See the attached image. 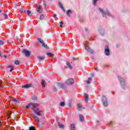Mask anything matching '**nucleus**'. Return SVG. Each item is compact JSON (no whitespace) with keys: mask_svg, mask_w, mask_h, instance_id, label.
Listing matches in <instances>:
<instances>
[{"mask_svg":"<svg viewBox=\"0 0 130 130\" xmlns=\"http://www.w3.org/2000/svg\"><path fill=\"white\" fill-rule=\"evenodd\" d=\"M2 82L0 81V89L3 88V84H2Z\"/></svg>","mask_w":130,"mask_h":130,"instance_id":"44","label":"nucleus"},{"mask_svg":"<svg viewBox=\"0 0 130 130\" xmlns=\"http://www.w3.org/2000/svg\"><path fill=\"white\" fill-rule=\"evenodd\" d=\"M90 81H92V77L88 78V80L86 81L87 84H90Z\"/></svg>","mask_w":130,"mask_h":130,"instance_id":"28","label":"nucleus"},{"mask_svg":"<svg viewBox=\"0 0 130 130\" xmlns=\"http://www.w3.org/2000/svg\"><path fill=\"white\" fill-rule=\"evenodd\" d=\"M79 120L80 121H81V122H83L84 121V120H85L84 116H83V115H79Z\"/></svg>","mask_w":130,"mask_h":130,"instance_id":"15","label":"nucleus"},{"mask_svg":"<svg viewBox=\"0 0 130 130\" xmlns=\"http://www.w3.org/2000/svg\"><path fill=\"white\" fill-rule=\"evenodd\" d=\"M95 71H99V70H98V68H95Z\"/></svg>","mask_w":130,"mask_h":130,"instance_id":"54","label":"nucleus"},{"mask_svg":"<svg viewBox=\"0 0 130 130\" xmlns=\"http://www.w3.org/2000/svg\"><path fill=\"white\" fill-rule=\"evenodd\" d=\"M34 111H35V113H36V111H37V112H38L39 111H40V110H39V109H38V108H35Z\"/></svg>","mask_w":130,"mask_h":130,"instance_id":"36","label":"nucleus"},{"mask_svg":"<svg viewBox=\"0 0 130 130\" xmlns=\"http://www.w3.org/2000/svg\"><path fill=\"white\" fill-rule=\"evenodd\" d=\"M85 31H88V29L87 28H85Z\"/></svg>","mask_w":130,"mask_h":130,"instance_id":"51","label":"nucleus"},{"mask_svg":"<svg viewBox=\"0 0 130 130\" xmlns=\"http://www.w3.org/2000/svg\"><path fill=\"white\" fill-rule=\"evenodd\" d=\"M68 107H71V102H69L68 103Z\"/></svg>","mask_w":130,"mask_h":130,"instance_id":"45","label":"nucleus"},{"mask_svg":"<svg viewBox=\"0 0 130 130\" xmlns=\"http://www.w3.org/2000/svg\"><path fill=\"white\" fill-rule=\"evenodd\" d=\"M47 55H48V56H50V57H53V56H54V54L51 53H47Z\"/></svg>","mask_w":130,"mask_h":130,"instance_id":"27","label":"nucleus"},{"mask_svg":"<svg viewBox=\"0 0 130 130\" xmlns=\"http://www.w3.org/2000/svg\"><path fill=\"white\" fill-rule=\"evenodd\" d=\"M36 9H42V8L41 7V5H39V4H38L37 6V8Z\"/></svg>","mask_w":130,"mask_h":130,"instance_id":"34","label":"nucleus"},{"mask_svg":"<svg viewBox=\"0 0 130 130\" xmlns=\"http://www.w3.org/2000/svg\"><path fill=\"white\" fill-rule=\"evenodd\" d=\"M82 109H85V108L83 107V106H82V105L80 104H77V110L78 111H81V110H82Z\"/></svg>","mask_w":130,"mask_h":130,"instance_id":"9","label":"nucleus"},{"mask_svg":"<svg viewBox=\"0 0 130 130\" xmlns=\"http://www.w3.org/2000/svg\"><path fill=\"white\" fill-rule=\"evenodd\" d=\"M66 64L68 67V68L70 69V70H72L73 69V66H72V65L71 64V63H70L69 61H67L66 62Z\"/></svg>","mask_w":130,"mask_h":130,"instance_id":"13","label":"nucleus"},{"mask_svg":"<svg viewBox=\"0 0 130 130\" xmlns=\"http://www.w3.org/2000/svg\"><path fill=\"white\" fill-rule=\"evenodd\" d=\"M59 7L61 8L63 12H66V9H64L63 6H62V4H61V3H60V2H59Z\"/></svg>","mask_w":130,"mask_h":130,"instance_id":"16","label":"nucleus"},{"mask_svg":"<svg viewBox=\"0 0 130 130\" xmlns=\"http://www.w3.org/2000/svg\"><path fill=\"white\" fill-rule=\"evenodd\" d=\"M4 44H5V42H4L3 41H0V45H4Z\"/></svg>","mask_w":130,"mask_h":130,"instance_id":"43","label":"nucleus"},{"mask_svg":"<svg viewBox=\"0 0 130 130\" xmlns=\"http://www.w3.org/2000/svg\"><path fill=\"white\" fill-rule=\"evenodd\" d=\"M97 2H98V0H92V4L93 6H96V4H97Z\"/></svg>","mask_w":130,"mask_h":130,"instance_id":"30","label":"nucleus"},{"mask_svg":"<svg viewBox=\"0 0 130 130\" xmlns=\"http://www.w3.org/2000/svg\"><path fill=\"white\" fill-rule=\"evenodd\" d=\"M105 53L106 55L108 56L109 55V54H110V51L109 50L108 45H106L105 48Z\"/></svg>","mask_w":130,"mask_h":130,"instance_id":"8","label":"nucleus"},{"mask_svg":"<svg viewBox=\"0 0 130 130\" xmlns=\"http://www.w3.org/2000/svg\"><path fill=\"white\" fill-rule=\"evenodd\" d=\"M45 7H46V4H44Z\"/></svg>","mask_w":130,"mask_h":130,"instance_id":"59","label":"nucleus"},{"mask_svg":"<svg viewBox=\"0 0 130 130\" xmlns=\"http://www.w3.org/2000/svg\"><path fill=\"white\" fill-rule=\"evenodd\" d=\"M32 106H35L36 107H38V104L34 103H30L29 105L26 106V108L27 109H28V108H31L33 111H34L35 108L31 107Z\"/></svg>","mask_w":130,"mask_h":130,"instance_id":"4","label":"nucleus"},{"mask_svg":"<svg viewBox=\"0 0 130 130\" xmlns=\"http://www.w3.org/2000/svg\"><path fill=\"white\" fill-rule=\"evenodd\" d=\"M19 99H13V102H15L16 103H18V102H19Z\"/></svg>","mask_w":130,"mask_h":130,"instance_id":"33","label":"nucleus"},{"mask_svg":"<svg viewBox=\"0 0 130 130\" xmlns=\"http://www.w3.org/2000/svg\"><path fill=\"white\" fill-rule=\"evenodd\" d=\"M58 124L59 128H64V125L60 123V122H58Z\"/></svg>","mask_w":130,"mask_h":130,"instance_id":"21","label":"nucleus"},{"mask_svg":"<svg viewBox=\"0 0 130 130\" xmlns=\"http://www.w3.org/2000/svg\"><path fill=\"white\" fill-rule=\"evenodd\" d=\"M2 121H1V120H0V126H2Z\"/></svg>","mask_w":130,"mask_h":130,"instance_id":"52","label":"nucleus"},{"mask_svg":"<svg viewBox=\"0 0 130 130\" xmlns=\"http://www.w3.org/2000/svg\"><path fill=\"white\" fill-rule=\"evenodd\" d=\"M66 83L67 85H73V84H75V81L74 79L70 78L66 81Z\"/></svg>","mask_w":130,"mask_h":130,"instance_id":"6","label":"nucleus"},{"mask_svg":"<svg viewBox=\"0 0 130 130\" xmlns=\"http://www.w3.org/2000/svg\"><path fill=\"white\" fill-rule=\"evenodd\" d=\"M72 10H68L67 11V16H68V17H70V14H72Z\"/></svg>","mask_w":130,"mask_h":130,"instance_id":"23","label":"nucleus"},{"mask_svg":"<svg viewBox=\"0 0 130 130\" xmlns=\"http://www.w3.org/2000/svg\"><path fill=\"white\" fill-rule=\"evenodd\" d=\"M42 112H43V111H39V112L36 111V114L39 116H41V115H42L41 114Z\"/></svg>","mask_w":130,"mask_h":130,"instance_id":"17","label":"nucleus"},{"mask_svg":"<svg viewBox=\"0 0 130 130\" xmlns=\"http://www.w3.org/2000/svg\"><path fill=\"white\" fill-rule=\"evenodd\" d=\"M43 18H44V16L43 15H42V14L41 15H40V20L43 19Z\"/></svg>","mask_w":130,"mask_h":130,"instance_id":"41","label":"nucleus"},{"mask_svg":"<svg viewBox=\"0 0 130 130\" xmlns=\"http://www.w3.org/2000/svg\"><path fill=\"white\" fill-rule=\"evenodd\" d=\"M31 87H32V85L30 84H27L25 85H23L22 88H23L24 89H28V88H30Z\"/></svg>","mask_w":130,"mask_h":130,"instance_id":"12","label":"nucleus"},{"mask_svg":"<svg viewBox=\"0 0 130 130\" xmlns=\"http://www.w3.org/2000/svg\"><path fill=\"white\" fill-rule=\"evenodd\" d=\"M38 58L40 61H41V60H43V59H44L45 57L44 56H38Z\"/></svg>","mask_w":130,"mask_h":130,"instance_id":"25","label":"nucleus"},{"mask_svg":"<svg viewBox=\"0 0 130 130\" xmlns=\"http://www.w3.org/2000/svg\"><path fill=\"white\" fill-rule=\"evenodd\" d=\"M102 100L105 107H107V106H108V104L107 103V99L106 98V96L105 95H102Z\"/></svg>","mask_w":130,"mask_h":130,"instance_id":"5","label":"nucleus"},{"mask_svg":"<svg viewBox=\"0 0 130 130\" xmlns=\"http://www.w3.org/2000/svg\"><path fill=\"white\" fill-rule=\"evenodd\" d=\"M109 124H110V125H112V121L110 122Z\"/></svg>","mask_w":130,"mask_h":130,"instance_id":"50","label":"nucleus"},{"mask_svg":"<svg viewBox=\"0 0 130 130\" xmlns=\"http://www.w3.org/2000/svg\"><path fill=\"white\" fill-rule=\"evenodd\" d=\"M36 11L37 12H38V13H39V14H41V13L43 12V10H42V9H36Z\"/></svg>","mask_w":130,"mask_h":130,"instance_id":"26","label":"nucleus"},{"mask_svg":"<svg viewBox=\"0 0 130 130\" xmlns=\"http://www.w3.org/2000/svg\"><path fill=\"white\" fill-rule=\"evenodd\" d=\"M38 41H39V42H40V43H41V44H42L44 42L43 40L41 39V38H38Z\"/></svg>","mask_w":130,"mask_h":130,"instance_id":"32","label":"nucleus"},{"mask_svg":"<svg viewBox=\"0 0 130 130\" xmlns=\"http://www.w3.org/2000/svg\"><path fill=\"white\" fill-rule=\"evenodd\" d=\"M27 16H28V17H31V16H32V15L31 14V11H30V10L27 11Z\"/></svg>","mask_w":130,"mask_h":130,"instance_id":"29","label":"nucleus"},{"mask_svg":"<svg viewBox=\"0 0 130 130\" xmlns=\"http://www.w3.org/2000/svg\"><path fill=\"white\" fill-rule=\"evenodd\" d=\"M65 104L64 103V102H62L60 103V106H61L62 107H63V106H64Z\"/></svg>","mask_w":130,"mask_h":130,"instance_id":"35","label":"nucleus"},{"mask_svg":"<svg viewBox=\"0 0 130 130\" xmlns=\"http://www.w3.org/2000/svg\"><path fill=\"white\" fill-rule=\"evenodd\" d=\"M84 96H85V102H88V100L89 99V96H88V94L87 93H85Z\"/></svg>","mask_w":130,"mask_h":130,"instance_id":"18","label":"nucleus"},{"mask_svg":"<svg viewBox=\"0 0 130 130\" xmlns=\"http://www.w3.org/2000/svg\"><path fill=\"white\" fill-rule=\"evenodd\" d=\"M99 32L100 34H101V35H104V33H105L104 29H99Z\"/></svg>","mask_w":130,"mask_h":130,"instance_id":"20","label":"nucleus"},{"mask_svg":"<svg viewBox=\"0 0 130 130\" xmlns=\"http://www.w3.org/2000/svg\"><path fill=\"white\" fill-rule=\"evenodd\" d=\"M32 116L33 118H34L35 120H36V121H38V122H39V121H40L39 118H38V117L36 116V115L32 114Z\"/></svg>","mask_w":130,"mask_h":130,"instance_id":"14","label":"nucleus"},{"mask_svg":"<svg viewBox=\"0 0 130 130\" xmlns=\"http://www.w3.org/2000/svg\"><path fill=\"white\" fill-rule=\"evenodd\" d=\"M99 11L101 13L102 15H103V17L104 18H107V15L109 16V17H111L112 18H113V16L109 13V11H107L106 12H104V10H103V9L99 8Z\"/></svg>","mask_w":130,"mask_h":130,"instance_id":"1","label":"nucleus"},{"mask_svg":"<svg viewBox=\"0 0 130 130\" xmlns=\"http://www.w3.org/2000/svg\"><path fill=\"white\" fill-rule=\"evenodd\" d=\"M32 100H37V96L34 95L32 97Z\"/></svg>","mask_w":130,"mask_h":130,"instance_id":"38","label":"nucleus"},{"mask_svg":"<svg viewBox=\"0 0 130 130\" xmlns=\"http://www.w3.org/2000/svg\"><path fill=\"white\" fill-rule=\"evenodd\" d=\"M60 25H63V22L60 21Z\"/></svg>","mask_w":130,"mask_h":130,"instance_id":"46","label":"nucleus"},{"mask_svg":"<svg viewBox=\"0 0 130 130\" xmlns=\"http://www.w3.org/2000/svg\"><path fill=\"white\" fill-rule=\"evenodd\" d=\"M83 44L84 45V48L87 52H89V53H91V54L94 53V50L90 48V47H89V43L88 42H84Z\"/></svg>","mask_w":130,"mask_h":130,"instance_id":"2","label":"nucleus"},{"mask_svg":"<svg viewBox=\"0 0 130 130\" xmlns=\"http://www.w3.org/2000/svg\"><path fill=\"white\" fill-rule=\"evenodd\" d=\"M19 6V5H18V4H15V8H17V7H18Z\"/></svg>","mask_w":130,"mask_h":130,"instance_id":"47","label":"nucleus"},{"mask_svg":"<svg viewBox=\"0 0 130 130\" xmlns=\"http://www.w3.org/2000/svg\"><path fill=\"white\" fill-rule=\"evenodd\" d=\"M29 130H36V129L35 128V127L32 126L29 127Z\"/></svg>","mask_w":130,"mask_h":130,"instance_id":"37","label":"nucleus"},{"mask_svg":"<svg viewBox=\"0 0 130 130\" xmlns=\"http://www.w3.org/2000/svg\"><path fill=\"white\" fill-rule=\"evenodd\" d=\"M70 127L71 130H75V124L72 123L70 125Z\"/></svg>","mask_w":130,"mask_h":130,"instance_id":"22","label":"nucleus"},{"mask_svg":"<svg viewBox=\"0 0 130 130\" xmlns=\"http://www.w3.org/2000/svg\"><path fill=\"white\" fill-rule=\"evenodd\" d=\"M14 63H15V64H19L20 61H19V60H16L15 61Z\"/></svg>","mask_w":130,"mask_h":130,"instance_id":"39","label":"nucleus"},{"mask_svg":"<svg viewBox=\"0 0 130 130\" xmlns=\"http://www.w3.org/2000/svg\"><path fill=\"white\" fill-rule=\"evenodd\" d=\"M73 59H74V60H76L77 59V58H73Z\"/></svg>","mask_w":130,"mask_h":130,"instance_id":"55","label":"nucleus"},{"mask_svg":"<svg viewBox=\"0 0 130 130\" xmlns=\"http://www.w3.org/2000/svg\"><path fill=\"white\" fill-rule=\"evenodd\" d=\"M37 125H40V124L39 123H38Z\"/></svg>","mask_w":130,"mask_h":130,"instance_id":"60","label":"nucleus"},{"mask_svg":"<svg viewBox=\"0 0 130 130\" xmlns=\"http://www.w3.org/2000/svg\"><path fill=\"white\" fill-rule=\"evenodd\" d=\"M22 53H24V54H25V56H27V57L30 55L31 54V53L29 51L26 49H23L22 50Z\"/></svg>","mask_w":130,"mask_h":130,"instance_id":"7","label":"nucleus"},{"mask_svg":"<svg viewBox=\"0 0 130 130\" xmlns=\"http://www.w3.org/2000/svg\"><path fill=\"white\" fill-rule=\"evenodd\" d=\"M24 13H26V11L25 10H24Z\"/></svg>","mask_w":130,"mask_h":130,"instance_id":"62","label":"nucleus"},{"mask_svg":"<svg viewBox=\"0 0 130 130\" xmlns=\"http://www.w3.org/2000/svg\"><path fill=\"white\" fill-rule=\"evenodd\" d=\"M4 57H5V58H8V56H7V55H4Z\"/></svg>","mask_w":130,"mask_h":130,"instance_id":"49","label":"nucleus"},{"mask_svg":"<svg viewBox=\"0 0 130 130\" xmlns=\"http://www.w3.org/2000/svg\"><path fill=\"white\" fill-rule=\"evenodd\" d=\"M38 41H39V42H40V43H41V44H42L44 42L43 40L41 39V38H38Z\"/></svg>","mask_w":130,"mask_h":130,"instance_id":"31","label":"nucleus"},{"mask_svg":"<svg viewBox=\"0 0 130 130\" xmlns=\"http://www.w3.org/2000/svg\"><path fill=\"white\" fill-rule=\"evenodd\" d=\"M21 14H22V13H23V10H22L21 11H20Z\"/></svg>","mask_w":130,"mask_h":130,"instance_id":"57","label":"nucleus"},{"mask_svg":"<svg viewBox=\"0 0 130 130\" xmlns=\"http://www.w3.org/2000/svg\"><path fill=\"white\" fill-rule=\"evenodd\" d=\"M8 68L10 69V72H13L14 71V67L12 65L8 66Z\"/></svg>","mask_w":130,"mask_h":130,"instance_id":"19","label":"nucleus"},{"mask_svg":"<svg viewBox=\"0 0 130 130\" xmlns=\"http://www.w3.org/2000/svg\"><path fill=\"white\" fill-rule=\"evenodd\" d=\"M46 82H45V80H42V82H41V85H42V87L43 88V89H45V86H46Z\"/></svg>","mask_w":130,"mask_h":130,"instance_id":"11","label":"nucleus"},{"mask_svg":"<svg viewBox=\"0 0 130 130\" xmlns=\"http://www.w3.org/2000/svg\"><path fill=\"white\" fill-rule=\"evenodd\" d=\"M53 17V18H55L56 17V14H54Z\"/></svg>","mask_w":130,"mask_h":130,"instance_id":"48","label":"nucleus"},{"mask_svg":"<svg viewBox=\"0 0 130 130\" xmlns=\"http://www.w3.org/2000/svg\"><path fill=\"white\" fill-rule=\"evenodd\" d=\"M56 119H57V117H56Z\"/></svg>","mask_w":130,"mask_h":130,"instance_id":"63","label":"nucleus"},{"mask_svg":"<svg viewBox=\"0 0 130 130\" xmlns=\"http://www.w3.org/2000/svg\"><path fill=\"white\" fill-rule=\"evenodd\" d=\"M54 91H56V88H54Z\"/></svg>","mask_w":130,"mask_h":130,"instance_id":"56","label":"nucleus"},{"mask_svg":"<svg viewBox=\"0 0 130 130\" xmlns=\"http://www.w3.org/2000/svg\"><path fill=\"white\" fill-rule=\"evenodd\" d=\"M42 45L43 47H44V48H46V49H48V47L45 44V43H43Z\"/></svg>","mask_w":130,"mask_h":130,"instance_id":"24","label":"nucleus"},{"mask_svg":"<svg viewBox=\"0 0 130 130\" xmlns=\"http://www.w3.org/2000/svg\"><path fill=\"white\" fill-rule=\"evenodd\" d=\"M118 80L121 84V86L123 89H125V79L121 78L120 76H118Z\"/></svg>","mask_w":130,"mask_h":130,"instance_id":"3","label":"nucleus"},{"mask_svg":"<svg viewBox=\"0 0 130 130\" xmlns=\"http://www.w3.org/2000/svg\"><path fill=\"white\" fill-rule=\"evenodd\" d=\"M8 114V116H9V118H11V116L12 115V113L11 112H9Z\"/></svg>","mask_w":130,"mask_h":130,"instance_id":"42","label":"nucleus"},{"mask_svg":"<svg viewBox=\"0 0 130 130\" xmlns=\"http://www.w3.org/2000/svg\"><path fill=\"white\" fill-rule=\"evenodd\" d=\"M2 12V10H0V13Z\"/></svg>","mask_w":130,"mask_h":130,"instance_id":"61","label":"nucleus"},{"mask_svg":"<svg viewBox=\"0 0 130 130\" xmlns=\"http://www.w3.org/2000/svg\"><path fill=\"white\" fill-rule=\"evenodd\" d=\"M0 57H2V54L0 53Z\"/></svg>","mask_w":130,"mask_h":130,"instance_id":"58","label":"nucleus"},{"mask_svg":"<svg viewBox=\"0 0 130 130\" xmlns=\"http://www.w3.org/2000/svg\"><path fill=\"white\" fill-rule=\"evenodd\" d=\"M60 28H62V24H60Z\"/></svg>","mask_w":130,"mask_h":130,"instance_id":"53","label":"nucleus"},{"mask_svg":"<svg viewBox=\"0 0 130 130\" xmlns=\"http://www.w3.org/2000/svg\"><path fill=\"white\" fill-rule=\"evenodd\" d=\"M57 85L58 87H59L60 88H62V89H66V86H64V84L63 83H58Z\"/></svg>","mask_w":130,"mask_h":130,"instance_id":"10","label":"nucleus"},{"mask_svg":"<svg viewBox=\"0 0 130 130\" xmlns=\"http://www.w3.org/2000/svg\"><path fill=\"white\" fill-rule=\"evenodd\" d=\"M3 15H4V17H5V19H8V14H7L6 13H4Z\"/></svg>","mask_w":130,"mask_h":130,"instance_id":"40","label":"nucleus"}]
</instances>
